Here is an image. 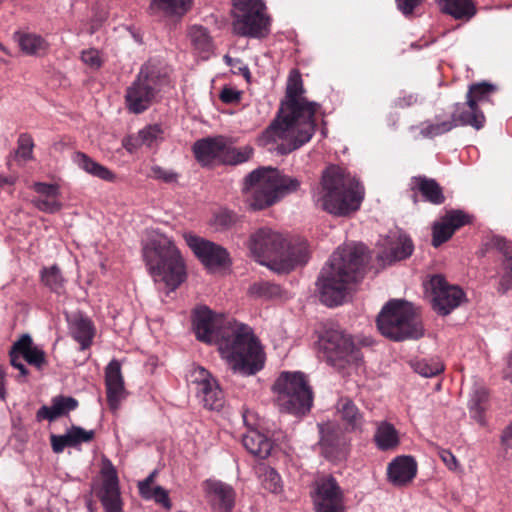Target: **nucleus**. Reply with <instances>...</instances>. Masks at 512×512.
Instances as JSON below:
<instances>
[{"label": "nucleus", "mask_w": 512, "mask_h": 512, "mask_svg": "<svg viewBox=\"0 0 512 512\" xmlns=\"http://www.w3.org/2000/svg\"><path fill=\"white\" fill-rule=\"evenodd\" d=\"M193 329L199 341L218 345L235 373L249 376L263 368L261 346L247 325L236 321L224 323L208 307L201 306L193 313Z\"/></svg>", "instance_id": "1"}, {"label": "nucleus", "mask_w": 512, "mask_h": 512, "mask_svg": "<svg viewBox=\"0 0 512 512\" xmlns=\"http://www.w3.org/2000/svg\"><path fill=\"white\" fill-rule=\"evenodd\" d=\"M304 92L301 75L292 71L286 86L285 101H282L277 118L263 132L261 140L276 143L280 154H288L310 141L315 133L314 116L319 108L302 96Z\"/></svg>", "instance_id": "2"}, {"label": "nucleus", "mask_w": 512, "mask_h": 512, "mask_svg": "<svg viewBox=\"0 0 512 512\" xmlns=\"http://www.w3.org/2000/svg\"><path fill=\"white\" fill-rule=\"evenodd\" d=\"M369 255L363 244L339 247L318 278L321 301L330 307L342 304L354 283L364 276Z\"/></svg>", "instance_id": "3"}, {"label": "nucleus", "mask_w": 512, "mask_h": 512, "mask_svg": "<svg viewBox=\"0 0 512 512\" xmlns=\"http://www.w3.org/2000/svg\"><path fill=\"white\" fill-rule=\"evenodd\" d=\"M249 249L255 259L276 273H288L309 258L305 243L290 245L279 232L263 227L251 234Z\"/></svg>", "instance_id": "4"}, {"label": "nucleus", "mask_w": 512, "mask_h": 512, "mask_svg": "<svg viewBox=\"0 0 512 512\" xmlns=\"http://www.w3.org/2000/svg\"><path fill=\"white\" fill-rule=\"evenodd\" d=\"M359 182L344 168L336 165L322 172L320 187L314 193L315 204L334 215H347L359 208L362 195Z\"/></svg>", "instance_id": "5"}, {"label": "nucleus", "mask_w": 512, "mask_h": 512, "mask_svg": "<svg viewBox=\"0 0 512 512\" xmlns=\"http://www.w3.org/2000/svg\"><path fill=\"white\" fill-rule=\"evenodd\" d=\"M301 184V179L286 175L277 168L259 167L245 177L242 192L248 208L257 211L297 192Z\"/></svg>", "instance_id": "6"}, {"label": "nucleus", "mask_w": 512, "mask_h": 512, "mask_svg": "<svg viewBox=\"0 0 512 512\" xmlns=\"http://www.w3.org/2000/svg\"><path fill=\"white\" fill-rule=\"evenodd\" d=\"M143 258L155 282H162L169 290L178 288L186 279V269L180 251L174 242L160 235L143 246Z\"/></svg>", "instance_id": "7"}, {"label": "nucleus", "mask_w": 512, "mask_h": 512, "mask_svg": "<svg viewBox=\"0 0 512 512\" xmlns=\"http://www.w3.org/2000/svg\"><path fill=\"white\" fill-rule=\"evenodd\" d=\"M380 333L394 341L418 339L423 336L422 322L412 304L403 300H391L376 319Z\"/></svg>", "instance_id": "8"}, {"label": "nucleus", "mask_w": 512, "mask_h": 512, "mask_svg": "<svg viewBox=\"0 0 512 512\" xmlns=\"http://www.w3.org/2000/svg\"><path fill=\"white\" fill-rule=\"evenodd\" d=\"M281 411L305 415L313 404V392L302 372H282L273 385Z\"/></svg>", "instance_id": "9"}, {"label": "nucleus", "mask_w": 512, "mask_h": 512, "mask_svg": "<svg viewBox=\"0 0 512 512\" xmlns=\"http://www.w3.org/2000/svg\"><path fill=\"white\" fill-rule=\"evenodd\" d=\"M168 84L166 73L150 63L143 65L136 79L126 89L127 108L135 114L144 112Z\"/></svg>", "instance_id": "10"}, {"label": "nucleus", "mask_w": 512, "mask_h": 512, "mask_svg": "<svg viewBox=\"0 0 512 512\" xmlns=\"http://www.w3.org/2000/svg\"><path fill=\"white\" fill-rule=\"evenodd\" d=\"M193 152L196 159L203 165L214 162L237 165L248 161L253 154V149L250 146L235 148L228 138L217 136L196 141Z\"/></svg>", "instance_id": "11"}, {"label": "nucleus", "mask_w": 512, "mask_h": 512, "mask_svg": "<svg viewBox=\"0 0 512 512\" xmlns=\"http://www.w3.org/2000/svg\"><path fill=\"white\" fill-rule=\"evenodd\" d=\"M233 30L239 36L261 38L268 34L270 18L262 0H235Z\"/></svg>", "instance_id": "12"}, {"label": "nucleus", "mask_w": 512, "mask_h": 512, "mask_svg": "<svg viewBox=\"0 0 512 512\" xmlns=\"http://www.w3.org/2000/svg\"><path fill=\"white\" fill-rule=\"evenodd\" d=\"M319 343L326 361L338 370L357 366L362 360V354L351 336L339 328L327 329Z\"/></svg>", "instance_id": "13"}, {"label": "nucleus", "mask_w": 512, "mask_h": 512, "mask_svg": "<svg viewBox=\"0 0 512 512\" xmlns=\"http://www.w3.org/2000/svg\"><path fill=\"white\" fill-rule=\"evenodd\" d=\"M314 504L316 512H343V491L331 475L315 480Z\"/></svg>", "instance_id": "14"}, {"label": "nucleus", "mask_w": 512, "mask_h": 512, "mask_svg": "<svg viewBox=\"0 0 512 512\" xmlns=\"http://www.w3.org/2000/svg\"><path fill=\"white\" fill-rule=\"evenodd\" d=\"M318 429L322 455L330 461L343 460L347 455L348 439L341 426L329 421L318 424Z\"/></svg>", "instance_id": "15"}, {"label": "nucleus", "mask_w": 512, "mask_h": 512, "mask_svg": "<svg viewBox=\"0 0 512 512\" xmlns=\"http://www.w3.org/2000/svg\"><path fill=\"white\" fill-rule=\"evenodd\" d=\"M430 286L433 309L440 315H448L464 299V292L457 286L449 285L441 275H434L430 280Z\"/></svg>", "instance_id": "16"}, {"label": "nucleus", "mask_w": 512, "mask_h": 512, "mask_svg": "<svg viewBox=\"0 0 512 512\" xmlns=\"http://www.w3.org/2000/svg\"><path fill=\"white\" fill-rule=\"evenodd\" d=\"M185 241L194 254L208 268L225 267L230 263L227 250L214 242L193 234H186Z\"/></svg>", "instance_id": "17"}, {"label": "nucleus", "mask_w": 512, "mask_h": 512, "mask_svg": "<svg viewBox=\"0 0 512 512\" xmlns=\"http://www.w3.org/2000/svg\"><path fill=\"white\" fill-rule=\"evenodd\" d=\"M103 481L99 491L100 501L106 512H122V501L118 477L113 465L108 462L102 470Z\"/></svg>", "instance_id": "18"}, {"label": "nucleus", "mask_w": 512, "mask_h": 512, "mask_svg": "<svg viewBox=\"0 0 512 512\" xmlns=\"http://www.w3.org/2000/svg\"><path fill=\"white\" fill-rule=\"evenodd\" d=\"M105 386L109 408L116 411L127 395L121 364L116 359L111 360L105 368Z\"/></svg>", "instance_id": "19"}, {"label": "nucleus", "mask_w": 512, "mask_h": 512, "mask_svg": "<svg viewBox=\"0 0 512 512\" xmlns=\"http://www.w3.org/2000/svg\"><path fill=\"white\" fill-rule=\"evenodd\" d=\"M413 251L412 239L404 233H398L388 237L385 249L378 254L377 258L383 264L390 265L409 258Z\"/></svg>", "instance_id": "20"}, {"label": "nucleus", "mask_w": 512, "mask_h": 512, "mask_svg": "<svg viewBox=\"0 0 512 512\" xmlns=\"http://www.w3.org/2000/svg\"><path fill=\"white\" fill-rule=\"evenodd\" d=\"M469 222V217L460 210L447 212L439 222L433 225L432 245L439 247L448 241L454 232Z\"/></svg>", "instance_id": "21"}, {"label": "nucleus", "mask_w": 512, "mask_h": 512, "mask_svg": "<svg viewBox=\"0 0 512 512\" xmlns=\"http://www.w3.org/2000/svg\"><path fill=\"white\" fill-rule=\"evenodd\" d=\"M417 473V463L411 456L396 457L387 468L389 481L395 486L410 483Z\"/></svg>", "instance_id": "22"}, {"label": "nucleus", "mask_w": 512, "mask_h": 512, "mask_svg": "<svg viewBox=\"0 0 512 512\" xmlns=\"http://www.w3.org/2000/svg\"><path fill=\"white\" fill-rule=\"evenodd\" d=\"M486 245L488 248L496 249L501 252L505 258L503 262L505 273L503 274L498 287L499 292L505 293L512 288V243L506 241L500 236H493Z\"/></svg>", "instance_id": "23"}, {"label": "nucleus", "mask_w": 512, "mask_h": 512, "mask_svg": "<svg viewBox=\"0 0 512 512\" xmlns=\"http://www.w3.org/2000/svg\"><path fill=\"white\" fill-rule=\"evenodd\" d=\"M78 407V401L71 396L58 395L52 398L51 405H43L37 411L38 420L47 419L50 422L55 421L59 417L67 415L70 411Z\"/></svg>", "instance_id": "24"}, {"label": "nucleus", "mask_w": 512, "mask_h": 512, "mask_svg": "<svg viewBox=\"0 0 512 512\" xmlns=\"http://www.w3.org/2000/svg\"><path fill=\"white\" fill-rule=\"evenodd\" d=\"M336 410L350 432L362 433L364 418L355 403L348 397H341L336 403Z\"/></svg>", "instance_id": "25"}, {"label": "nucleus", "mask_w": 512, "mask_h": 512, "mask_svg": "<svg viewBox=\"0 0 512 512\" xmlns=\"http://www.w3.org/2000/svg\"><path fill=\"white\" fill-rule=\"evenodd\" d=\"M453 121L461 126H471L476 130L484 127L486 118L479 106H469V101L456 103L451 115Z\"/></svg>", "instance_id": "26"}, {"label": "nucleus", "mask_w": 512, "mask_h": 512, "mask_svg": "<svg viewBox=\"0 0 512 512\" xmlns=\"http://www.w3.org/2000/svg\"><path fill=\"white\" fill-rule=\"evenodd\" d=\"M69 328L73 338L80 343L81 349H87L94 336V328L90 319L81 313H76L68 317Z\"/></svg>", "instance_id": "27"}, {"label": "nucleus", "mask_w": 512, "mask_h": 512, "mask_svg": "<svg viewBox=\"0 0 512 512\" xmlns=\"http://www.w3.org/2000/svg\"><path fill=\"white\" fill-rule=\"evenodd\" d=\"M162 129L158 125H150L140 130L135 135H129L122 141L123 147L128 152H133L142 146L151 147L162 138Z\"/></svg>", "instance_id": "28"}, {"label": "nucleus", "mask_w": 512, "mask_h": 512, "mask_svg": "<svg viewBox=\"0 0 512 512\" xmlns=\"http://www.w3.org/2000/svg\"><path fill=\"white\" fill-rule=\"evenodd\" d=\"M439 10L456 20L469 21L476 14L473 0H435Z\"/></svg>", "instance_id": "29"}, {"label": "nucleus", "mask_w": 512, "mask_h": 512, "mask_svg": "<svg viewBox=\"0 0 512 512\" xmlns=\"http://www.w3.org/2000/svg\"><path fill=\"white\" fill-rule=\"evenodd\" d=\"M245 449L260 459L267 458L273 448V443L266 435L257 430H250L242 437Z\"/></svg>", "instance_id": "30"}, {"label": "nucleus", "mask_w": 512, "mask_h": 512, "mask_svg": "<svg viewBox=\"0 0 512 512\" xmlns=\"http://www.w3.org/2000/svg\"><path fill=\"white\" fill-rule=\"evenodd\" d=\"M13 344L14 351L18 350L23 359L30 365L40 369L46 364L45 352L41 348L33 345L32 338L29 334L22 335Z\"/></svg>", "instance_id": "31"}, {"label": "nucleus", "mask_w": 512, "mask_h": 512, "mask_svg": "<svg viewBox=\"0 0 512 512\" xmlns=\"http://www.w3.org/2000/svg\"><path fill=\"white\" fill-rule=\"evenodd\" d=\"M72 161L80 169L93 177H97L108 182H113L116 178L115 174L110 169L94 161L91 157L83 152H75L72 156Z\"/></svg>", "instance_id": "32"}, {"label": "nucleus", "mask_w": 512, "mask_h": 512, "mask_svg": "<svg viewBox=\"0 0 512 512\" xmlns=\"http://www.w3.org/2000/svg\"><path fill=\"white\" fill-rule=\"evenodd\" d=\"M413 189H417L423 198L434 205L444 203L445 196L442 187L435 179L427 178L426 176L413 177Z\"/></svg>", "instance_id": "33"}, {"label": "nucleus", "mask_w": 512, "mask_h": 512, "mask_svg": "<svg viewBox=\"0 0 512 512\" xmlns=\"http://www.w3.org/2000/svg\"><path fill=\"white\" fill-rule=\"evenodd\" d=\"M14 39L18 42L21 50L27 55L40 56L48 50V43L44 38L32 33L16 32Z\"/></svg>", "instance_id": "34"}, {"label": "nucleus", "mask_w": 512, "mask_h": 512, "mask_svg": "<svg viewBox=\"0 0 512 512\" xmlns=\"http://www.w3.org/2000/svg\"><path fill=\"white\" fill-rule=\"evenodd\" d=\"M191 0H151L152 13L161 12L167 16H182L187 12Z\"/></svg>", "instance_id": "35"}, {"label": "nucleus", "mask_w": 512, "mask_h": 512, "mask_svg": "<svg viewBox=\"0 0 512 512\" xmlns=\"http://www.w3.org/2000/svg\"><path fill=\"white\" fill-rule=\"evenodd\" d=\"M374 439L381 450H390L399 444L397 430L387 422H381L378 425Z\"/></svg>", "instance_id": "36"}, {"label": "nucleus", "mask_w": 512, "mask_h": 512, "mask_svg": "<svg viewBox=\"0 0 512 512\" xmlns=\"http://www.w3.org/2000/svg\"><path fill=\"white\" fill-rule=\"evenodd\" d=\"M208 490L214 495V500L219 502L222 512H230L234 504V494L230 486L221 482H208Z\"/></svg>", "instance_id": "37"}, {"label": "nucleus", "mask_w": 512, "mask_h": 512, "mask_svg": "<svg viewBox=\"0 0 512 512\" xmlns=\"http://www.w3.org/2000/svg\"><path fill=\"white\" fill-rule=\"evenodd\" d=\"M196 394L208 409L218 410L224 404L223 392L216 380H213V384L207 386L206 389L199 390Z\"/></svg>", "instance_id": "38"}, {"label": "nucleus", "mask_w": 512, "mask_h": 512, "mask_svg": "<svg viewBox=\"0 0 512 512\" xmlns=\"http://www.w3.org/2000/svg\"><path fill=\"white\" fill-rule=\"evenodd\" d=\"M496 90V87L487 82L475 83L469 86L466 100L469 106H479V103L487 101L489 96Z\"/></svg>", "instance_id": "39"}, {"label": "nucleus", "mask_w": 512, "mask_h": 512, "mask_svg": "<svg viewBox=\"0 0 512 512\" xmlns=\"http://www.w3.org/2000/svg\"><path fill=\"white\" fill-rule=\"evenodd\" d=\"M189 38L194 48L200 52H210L212 49V40L206 28L202 26H192L189 30Z\"/></svg>", "instance_id": "40"}, {"label": "nucleus", "mask_w": 512, "mask_h": 512, "mask_svg": "<svg viewBox=\"0 0 512 512\" xmlns=\"http://www.w3.org/2000/svg\"><path fill=\"white\" fill-rule=\"evenodd\" d=\"M487 394L485 390H476L469 401V411L473 419L480 425H485L484 412L486 409Z\"/></svg>", "instance_id": "41"}, {"label": "nucleus", "mask_w": 512, "mask_h": 512, "mask_svg": "<svg viewBox=\"0 0 512 512\" xmlns=\"http://www.w3.org/2000/svg\"><path fill=\"white\" fill-rule=\"evenodd\" d=\"M411 366L416 373L427 378L436 376L444 370V365L437 359L417 360L412 362Z\"/></svg>", "instance_id": "42"}, {"label": "nucleus", "mask_w": 512, "mask_h": 512, "mask_svg": "<svg viewBox=\"0 0 512 512\" xmlns=\"http://www.w3.org/2000/svg\"><path fill=\"white\" fill-rule=\"evenodd\" d=\"M249 292L252 295L265 299H274L281 296V287L268 281L256 282L250 286Z\"/></svg>", "instance_id": "43"}, {"label": "nucleus", "mask_w": 512, "mask_h": 512, "mask_svg": "<svg viewBox=\"0 0 512 512\" xmlns=\"http://www.w3.org/2000/svg\"><path fill=\"white\" fill-rule=\"evenodd\" d=\"M215 380L212 375L203 367H193L188 375L190 384L195 385L196 393L201 389H206L207 386L213 384Z\"/></svg>", "instance_id": "44"}, {"label": "nucleus", "mask_w": 512, "mask_h": 512, "mask_svg": "<svg viewBox=\"0 0 512 512\" xmlns=\"http://www.w3.org/2000/svg\"><path fill=\"white\" fill-rule=\"evenodd\" d=\"M42 281L54 292L60 293L63 288L64 279L57 266L44 269L42 272Z\"/></svg>", "instance_id": "45"}, {"label": "nucleus", "mask_w": 512, "mask_h": 512, "mask_svg": "<svg viewBox=\"0 0 512 512\" xmlns=\"http://www.w3.org/2000/svg\"><path fill=\"white\" fill-rule=\"evenodd\" d=\"M455 127H457V123L451 118L450 120L439 123H427V125L422 128L421 134L425 137H436L451 131Z\"/></svg>", "instance_id": "46"}, {"label": "nucleus", "mask_w": 512, "mask_h": 512, "mask_svg": "<svg viewBox=\"0 0 512 512\" xmlns=\"http://www.w3.org/2000/svg\"><path fill=\"white\" fill-rule=\"evenodd\" d=\"M71 442L74 447L82 444L91 442L94 439L95 432L94 430H85L84 428L76 425H72L69 429H67Z\"/></svg>", "instance_id": "47"}, {"label": "nucleus", "mask_w": 512, "mask_h": 512, "mask_svg": "<svg viewBox=\"0 0 512 512\" xmlns=\"http://www.w3.org/2000/svg\"><path fill=\"white\" fill-rule=\"evenodd\" d=\"M238 220L237 214L230 210H221L214 217V225L219 230L231 228Z\"/></svg>", "instance_id": "48"}, {"label": "nucleus", "mask_w": 512, "mask_h": 512, "mask_svg": "<svg viewBox=\"0 0 512 512\" xmlns=\"http://www.w3.org/2000/svg\"><path fill=\"white\" fill-rule=\"evenodd\" d=\"M32 203L40 211L46 213H56L62 208V204L57 200V198L39 197L33 199Z\"/></svg>", "instance_id": "49"}, {"label": "nucleus", "mask_w": 512, "mask_h": 512, "mask_svg": "<svg viewBox=\"0 0 512 512\" xmlns=\"http://www.w3.org/2000/svg\"><path fill=\"white\" fill-rule=\"evenodd\" d=\"M33 141L28 134H21L18 139V148L16 154L23 159L32 157Z\"/></svg>", "instance_id": "50"}, {"label": "nucleus", "mask_w": 512, "mask_h": 512, "mask_svg": "<svg viewBox=\"0 0 512 512\" xmlns=\"http://www.w3.org/2000/svg\"><path fill=\"white\" fill-rule=\"evenodd\" d=\"M51 447L54 453H62L66 447H74L68 431L63 435L50 436Z\"/></svg>", "instance_id": "51"}, {"label": "nucleus", "mask_w": 512, "mask_h": 512, "mask_svg": "<svg viewBox=\"0 0 512 512\" xmlns=\"http://www.w3.org/2000/svg\"><path fill=\"white\" fill-rule=\"evenodd\" d=\"M9 357L11 366L19 370V375L17 378H25L28 375V370L24 364L25 360L18 350L14 351V344L10 349Z\"/></svg>", "instance_id": "52"}, {"label": "nucleus", "mask_w": 512, "mask_h": 512, "mask_svg": "<svg viewBox=\"0 0 512 512\" xmlns=\"http://www.w3.org/2000/svg\"><path fill=\"white\" fill-rule=\"evenodd\" d=\"M145 499H153L155 502L163 505L165 508H170L171 503L168 497V491L161 486H155L150 493L143 496Z\"/></svg>", "instance_id": "53"}, {"label": "nucleus", "mask_w": 512, "mask_h": 512, "mask_svg": "<svg viewBox=\"0 0 512 512\" xmlns=\"http://www.w3.org/2000/svg\"><path fill=\"white\" fill-rule=\"evenodd\" d=\"M149 176L157 180H162L166 183L177 181V174L175 172L166 170L158 165L151 167Z\"/></svg>", "instance_id": "54"}, {"label": "nucleus", "mask_w": 512, "mask_h": 512, "mask_svg": "<svg viewBox=\"0 0 512 512\" xmlns=\"http://www.w3.org/2000/svg\"><path fill=\"white\" fill-rule=\"evenodd\" d=\"M34 190L44 196L43 198H57L59 195V187L55 184L37 182L34 184Z\"/></svg>", "instance_id": "55"}, {"label": "nucleus", "mask_w": 512, "mask_h": 512, "mask_svg": "<svg viewBox=\"0 0 512 512\" xmlns=\"http://www.w3.org/2000/svg\"><path fill=\"white\" fill-rule=\"evenodd\" d=\"M82 61L93 69H97L101 66L102 60L99 56V52L96 49H88L82 52Z\"/></svg>", "instance_id": "56"}, {"label": "nucleus", "mask_w": 512, "mask_h": 512, "mask_svg": "<svg viewBox=\"0 0 512 512\" xmlns=\"http://www.w3.org/2000/svg\"><path fill=\"white\" fill-rule=\"evenodd\" d=\"M279 482H280V477L276 473L275 470L269 469L265 473L263 483H264L266 489L270 490L273 493L279 492V490H280Z\"/></svg>", "instance_id": "57"}, {"label": "nucleus", "mask_w": 512, "mask_h": 512, "mask_svg": "<svg viewBox=\"0 0 512 512\" xmlns=\"http://www.w3.org/2000/svg\"><path fill=\"white\" fill-rule=\"evenodd\" d=\"M397 8L405 16L411 15L424 0H395Z\"/></svg>", "instance_id": "58"}, {"label": "nucleus", "mask_w": 512, "mask_h": 512, "mask_svg": "<svg viewBox=\"0 0 512 512\" xmlns=\"http://www.w3.org/2000/svg\"><path fill=\"white\" fill-rule=\"evenodd\" d=\"M220 99L226 104L237 103L241 99V92L233 88L225 87L220 93Z\"/></svg>", "instance_id": "59"}, {"label": "nucleus", "mask_w": 512, "mask_h": 512, "mask_svg": "<svg viewBox=\"0 0 512 512\" xmlns=\"http://www.w3.org/2000/svg\"><path fill=\"white\" fill-rule=\"evenodd\" d=\"M439 457L442 459V461L445 463V465L452 471H455L458 469L459 464L456 459V457L449 451L445 449H441L438 452Z\"/></svg>", "instance_id": "60"}, {"label": "nucleus", "mask_w": 512, "mask_h": 512, "mask_svg": "<svg viewBox=\"0 0 512 512\" xmlns=\"http://www.w3.org/2000/svg\"><path fill=\"white\" fill-rule=\"evenodd\" d=\"M417 102H418V95L415 93H408L402 97H399L395 101V106L403 109V108H407L412 105H415Z\"/></svg>", "instance_id": "61"}, {"label": "nucleus", "mask_w": 512, "mask_h": 512, "mask_svg": "<svg viewBox=\"0 0 512 512\" xmlns=\"http://www.w3.org/2000/svg\"><path fill=\"white\" fill-rule=\"evenodd\" d=\"M157 474V471L154 470L149 474V476L144 479L143 481H140L138 484L139 492L142 496H144L147 493H150V491L154 488L152 487V484L154 482V478Z\"/></svg>", "instance_id": "62"}, {"label": "nucleus", "mask_w": 512, "mask_h": 512, "mask_svg": "<svg viewBox=\"0 0 512 512\" xmlns=\"http://www.w3.org/2000/svg\"><path fill=\"white\" fill-rule=\"evenodd\" d=\"M501 441L507 448H512V423L504 429Z\"/></svg>", "instance_id": "63"}, {"label": "nucleus", "mask_w": 512, "mask_h": 512, "mask_svg": "<svg viewBox=\"0 0 512 512\" xmlns=\"http://www.w3.org/2000/svg\"><path fill=\"white\" fill-rule=\"evenodd\" d=\"M16 178L13 176L0 175V189L8 187L9 189L14 185Z\"/></svg>", "instance_id": "64"}]
</instances>
